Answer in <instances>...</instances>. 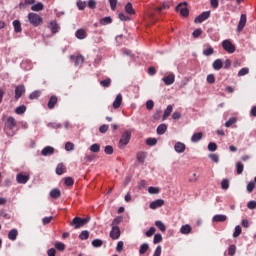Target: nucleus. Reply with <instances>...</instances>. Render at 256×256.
Listing matches in <instances>:
<instances>
[{"mask_svg": "<svg viewBox=\"0 0 256 256\" xmlns=\"http://www.w3.org/2000/svg\"><path fill=\"white\" fill-rule=\"evenodd\" d=\"M146 145H148L149 147H153V146L157 145V138L146 139Z\"/></svg>", "mask_w": 256, "mask_h": 256, "instance_id": "43", "label": "nucleus"}, {"mask_svg": "<svg viewBox=\"0 0 256 256\" xmlns=\"http://www.w3.org/2000/svg\"><path fill=\"white\" fill-rule=\"evenodd\" d=\"M129 141H131V131L126 130L119 140V149H125V146L129 145Z\"/></svg>", "mask_w": 256, "mask_h": 256, "instance_id": "4", "label": "nucleus"}, {"mask_svg": "<svg viewBox=\"0 0 256 256\" xmlns=\"http://www.w3.org/2000/svg\"><path fill=\"white\" fill-rule=\"evenodd\" d=\"M75 149V145L72 142H67L65 144V150L66 151H73Z\"/></svg>", "mask_w": 256, "mask_h": 256, "instance_id": "57", "label": "nucleus"}, {"mask_svg": "<svg viewBox=\"0 0 256 256\" xmlns=\"http://www.w3.org/2000/svg\"><path fill=\"white\" fill-rule=\"evenodd\" d=\"M125 11L128 15H135V9L133 8V4H131V2H128L125 5Z\"/></svg>", "mask_w": 256, "mask_h": 256, "instance_id": "26", "label": "nucleus"}, {"mask_svg": "<svg viewBox=\"0 0 256 256\" xmlns=\"http://www.w3.org/2000/svg\"><path fill=\"white\" fill-rule=\"evenodd\" d=\"M100 85L102 87H109L111 85V80L109 78L105 79V80H102V81H100Z\"/></svg>", "mask_w": 256, "mask_h": 256, "instance_id": "59", "label": "nucleus"}, {"mask_svg": "<svg viewBox=\"0 0 256 256\" xmlns=\"http://www.w3.org/2000/svg\"><path fill=\"white\" fill-rule=\"evenodd\" d=\"M163 205H165V200L163 199H157L153 202L150 203L149 207L150 209H159V207H163Z\"/></svg>", "mask_w": 256, "mask_h": 256, "instance_id": "12", "label": "nucleus"}, {"mask_svg": "<svg viewBox=\"0 0 256 256\" xmlns=\"http://www.w3.org/2000/svg\"><path fill=\"white\" fill-rule=\"evenodd\" d=\"M28 20H29V23L33 25V27H39V25L43 23V18H41L39 14L33 13V12H30L28 14Z\"/></svg>", "mask_w": 256, "mask_h": 256, "instance_id": "3", "label": "nucleus"}, {"mask_svg": "<svg viewBox=\"0 0 256 256\" xmlns=\"http://www.w3.org/2000/svg\"><path fill=\"white\" fill-rule=\"evenodd\" d=\"M48 127L51 129H61V124L57 122H50L48 123Z\"/></svg>", "mask_w": 256, "mask_h": 256, "instance_id": "53", "label": "nucleus"}, {"mask_svg": "<svg viewBox=\"0 0 256 256\" xmlns=\"http://www.w3.org/2000/svg\"><path fill=\"white\" fill-rule=\"evenodd\" d=\"M163 241V236L161 234H155L153 243L154 245H157V243H161Z\"/></svg>", "mask_w": 256, "mask_h": 256, "instance_id": "49", "label": "nucleus"}, {"mask_svg": "<svg viewBox=\"0 0 256 256\" xmlns=\"http://www.w3.org/2000/svg\"><path fill=\"white\" fill-rule=\"evenodd\" d=\"M59 24H57V21H51L50 22V30L52 31L53 34L59 33Z\"/></svg>", "mask_w": 256, "mask_h": 256, "instance_id": "27", "label": "nucleus"}, {"mask_svg": "<svg viewBox=\"0 0 256 256\" xmlns=\"http://www.w3.org/2000/svg\"><path fill=\"white\" fill-rule=\"evenodd\" d=\"M160 191L161 190L158 187L150 186L148 188V193H150V195H157V194H159Z\"/></svg>", "mask_w": 256, "mask_h": 256, "instance_id": "42", "label": "nucleus"}, {"mask_svg": "<svg viewBox=\"0 0 256 256\" xmlns=\"http://www.w3.org/2000/svg\"><path fill=\"white\" fill-rule=\"evenodd\" d=\"M248 209H256V201L252 200L247 203Z\"/></svg>", "mask_w": 256, "mask_h": 256, "instance_id": "64", "label": "nucleus"}, {"mask_svg": "<svg viewBox=\"0 0 256 256\" xmlns=\"http://www.w3.org/2000/svg\"><path fill=\"white\" fill-rule=\"evenodd\" d=\"M201 35H203V30H201V28L194 30L192 33V36L194 37V39L201 37Z\"/></svg>", "mask_w": 256, "mask_h": 256, "instance_id": "47", "label": "nucleus"}, {"mask_svg": "<svg viewBox=\"0 0 256 256\" xmlns=\"http://www.w3.org/2000/svg\"><path fill=\"white\" fill-rule=\"evenodd\" d=\"M64 183L67 187H73L75 181L71 177H66Z\"/></svg>", "mask_w": 256, "mask_h": 256, "instance_id": "50", "label": "nucleus"}, {"mask_svg": "<svg viewBox=\"0 0 256 256\" xmlns=\"http://www.w3.org/2000/svg\"><path fill=\"white\" fill-rule=\"evenodd\" d=\"M50 197H52V199H59V197H61V190L54 188L50 191Z\"/></svg>", "mask_w": 256, "mask_h": 256, "instance_id": "28", "label": "nucleus"}, {"mask_svg": "<svg viewBox=\"0 0 256 256\" xmlns=\"http://www.w3.org/2000/svg\"><path fill=\"white\" fill-rule=\"evenodd\" d=\"M155 231V227H150L149 230L145 233L146 237H153V235H155Z\"/></svg>", "mask_w": 256, "mask_h": 256, "instance_id": "55", "label": "nucleus"}, {"mask_svg": "<svg viewBox=\"0 0 256 256\" xmlns=\"http://www.w3.org/2000/svg\"><path fill=\"white\" fill-rule=\"evenodd\" d=\"M25 91H26L25 85L20 84V85L16 86L15 96H14L15 100L19 101V99H21V97H23V95H25Z\"/></svg>", "mask_w": 256, "mask_h": 256, "instance_id": "6", "label": "nucleus"}, {"mask_svg": "<svg viewBox=\"0 0 256 256\" xmlns=\"http://www.w3.org/2000/svg\"><path fill=\"white\" fill-rule=\"evenodd\" d=\"M171 113H173V106L168 105L167 108L164 111L163 121H165V119H167V117H169L171 115Z\"/></svg>", "mask_w": 256, "mask_h": 256, "instance_id": "32", "label": "nucleus"}, {"mask_svg": "<svg viewBox=\"0 0 256 256\" xmlns=\"http://www.w3.org/2000/svg\"><path fill=\"white\" fill-rule=\"evenodd\" d=\"M25 111H27V106L25 105H21V106H18L16 109H15V113L17 115H23L25 113Z\"/></svg>", "mask_w": 256, "mask_h": 256, "instance_id": "35", "label": "nucleus"}, {"mask_svg": "<svg viewBox=\"0 0 256 256\" xmlns=\"http://www.w3.org/2000/svg\"><path fill=\"white\" fill-rule=\"evenodd\" d=\"M236 169H237V175H241L243 173V169H245V166L241 162L236 163Z\"/></svg>", "mask_w": 256, "mask_h": 256, "instance_id": "44", "label": "nucleus"}, {"mask_svg": "<svg viewBox=\"0 0 256 256\" xmlns=\"http://www.w3.org/2000/svg\"><path fill=\"white\" fill-rule=\"evenodd\" d=\"M111 23H113V19L109 16L100 19V25H109Z\"/></svg>", "mask_w": 256, "mask_h": 256, "instance_id": "37", "label": "nucleus"}, {"mask_svg": "<svg viewBox=\"0 0 256 256\" xmlns=\"http://www.w3.org/2000/svg\"><path fill=\"white\" fill-rule=\"evenodd\" d=\"M155 225H156V227H158V229H160V231H161L162 233H165V231H167V227H165V224H163V222L157 220V221L155 222Z\"/></svg>", "mask_w": 256, "mask_h": 256, "instance_id": "38", "label": "nucleus"}, {"mask_svg": "<svg viewBox=\"0 0 256 256\" xmlns=\"http://www.w3.org/2000/svg\"><path fill=\"white\" fill-rule=\"evenodd\" d=\"M109 235L114 241L119 239L121 237V229L119 228V226H112Z\"/></svg>", "mask_w": 256, "mask_h": 256, "instance_id": "9", "label": "nucleus"}, {"mask_svg": "<svg viewBox=\"0 0 256 256\" xmlns=\"http://www.w3.org/2000/svg\"><path fill=\"white\" fill-rule=\"evenodd\" d=\"M203 139V133L202 132H197L194 133L191 137L192 143H199Z\"/></svg>", "mask_w": 256, "mask_h": 256, "instance_id": "23", "label": "nucleus"}, {"mask_svg": "<svg viewBox=\"0 0 256 256\" xmlns=\"http://www.w3.org/2000/svg\"><path fill=\"white\" fill-rule=\"evenodd\" d=\"M136 159L140 163H145V159H147V153L142 152V151L138 152L136 154Z\"/></svg>", "mask_w": 256, "mask_h": 256, "instance_id": "24", "label": "nucleus"}, {"mask_svg": "<svg viewBox=\"0 0 256 256\" xmlns=\"http://www.w3.org/2000/svg\"><path fill=\"white\" fill-rule=\"evenodd\" d=\"M249 74V68H242L239 72H238V77H243L244 75Z\"/></svg>", "mask_w": 256, "mask_h": 256, "instance_id": "58", "label": "nucleus"}, {"mask_svg": "<svg viewBox=\"0 0 256 256\" xmlns=\"http://www.w3.org/2000/svg\"><path fill=\"white\" fill-rule=\"evenodd\" d=\"M207 83H210V85H213V83H215V75L209 74L207 76Z\"/></svg>", "mask_w": 256, "mask_h": 256, "instance_id": "63", "label": "nucleus"}, {"mask_svg": "<svg viewBox=\"0 0 256 256\" xmlns=\"http://www.w3.org/2000/svg\"><path fill=\"white\" fill-rule=\"evenodd\" d=\"M39 97H41V91L39 90H35L34 92H32L29 95V99L33 100V99H39Z\"/></svg>", "mask_w": 256, "mask_h": 256, "instance_id": "41", "label": "nucleus"}, {"mask_svg": "<svg viewBox=\"0 0 256 256\" xmlns=\"http://www.w3.org/2000/svg\"><path fill=\"white\" fill-rule=\"evenodd\" d=\"M17 127V120L13 116L8 117L4 123V132L7 137H13L15 135V128Z\"/></svg>", "mask_w": 256, "mask_h": 256, "instance_id": "1", "label": "nucleus"}, {"mask_svg": "<svg viewBox=\"0 0 256 256\" xmlns=\"http://www.w3.org/2000/svg\"><path fill=\"white\" fill-rule=\"evenodd\" d=\"M204 47H205V49L203 50L202 53H203V55H205V57H209V56L213 55V53H215V50L209 44H205Z\"/></svg>", "mask_w": 256, "mask_h": 256, "instance_id": "18", "label": "nucleus"}, {"mask_svg": "<svg viewBox=\"0 0 256 256\" xmlns=\"http://www.w3.org/2000/svg\"><path fill=\"white\" fill-rule=\"evenodd\" d=\"M241 233H242L241 226L237 225V226L235 227V231H234V233H233V237H234V238H237V237H239V235H241Z\"/></svg>", "mask_w": 256, "mask_h": 256, "instance_id": "51", "label": "nucleus"}, {"mask_svg": "<svg viewBox=\"0 0 256 256\" xmlns=\"http://www.w3.org/2000/svg\"><path fill=\"white\" fill-rule=\"evenodd\" d=\"M191 231H193V227H191L189 224H185L180 228V233H182V235H189Z\"/></svg>", "mask_w": 256, "mask_h": 256, "instance_id": "21", "label": "nucleus"}, {"mask_svg": "<svg viewBox=\"0 0 256 256\" xmlns=\"http://www.w3.org/2000/svg\"><path fill=\"white\" fill-rule=\"evenodd\" d=\"M43 9H44V6H43V3L41 2H38L31 6V11H43Z\"/></svg>", "mask_w": 256, "mask_h": 256, "instance_id": "34", "label": "nucleus"}, {"mask_svg": "<svg viewBox=\"0 0 256 256\" xmlns=\"http://www.w3.org/2000/svg\"><path fill=\"white\" fill-rule=\"evenodd\" d=\"M90 221L91 216H87L86 218L75 217L70 225L72 227L74 226V229H81V227H85V225H87V223H89Z\"/></svg>", "mask_w": 256, "mask_h": 256, "instance_id": "2", "label": "nucleus"}, {"mask_svg": "<svg viewBox=\"0 0 256 256\" xmlns=\"http://www.w3.org/2000/svg\"><path fill=\"white\" fill-rule=\"evenodd\" d=\"M92 245L94 247H101L103 245V240H101V239H94L92 241Z\"/></svg>", "mask_w": 256, "mask_h": 256, "instance_id": "56", "label": "nucleus"}, {"mask_svg": "<svg viewBox=\"0 0 256 256\" xmlns=\"http://www.w3.org/2000/svg\"><path fill=\"white\" fill-rule=\"evenodd\" d=\"M17 235H19L17 229H12L8 233V239H10V241H15L17 239Z\"/></svg>", "mask_w": 256, "mask_h": 256, "instance_id": "30", "label": "nucleus"}, {"mask_svg": "<svg viewBox=\"0 0 256 256\" xmlns=\"http://www.w3.org/2000/svg\"><path fill=\"white\" fill-rule=\"evenodd\" d=\"M79 239H81V241H87V239H89V231L84 230L79 234Z\"/></svg>", "mask_w": 256, "mask_h": 256, "instance_id": "39", "label": "nucleus"}, {"mask_svg": "<svg viewBox=\"0 0 256 256\" xmlns=\"http://www.w3.org/2000/svg\"><path fill=\"white\" fill-rule=\"evenodd\" d=\"M104 152L106 153V155H113V146L108 145L105 147Z\"/></svg>", "mask_w": 256, "mask_h": 256, "instance_id": "60", "label": "nucleus"}, {"mask_svg": "<svg viewBox=\"0 0 256 256\" xmlns=\"http://www.w3.org/2000/svg\"><path fill=\"white\" fill-rule=\"evenodd\" d=\"M85 63V57L83 55H78L75 59V66L79 67V65H83Z\"/></svg>", "mask_w": 256, "mask_h": 256, "instance_id": "36", "label": "nucleus"}, {"mask_svg": "<svg viewBox=\"0 0 256 256\" xmlns=\"http://www.w3.org/2000/svg\"><path fill=\"white\" fill-rule=\"evenodd\" d=\"M123 221V217L118 216L116 217L111 224V227H117V225H119V223H121Z\"/></svg>", "mask_w": 256, "mask_h": 256, "instance_id": "46", "label": "nucleus"}, {"mask_svg": "<svg viewBox=\"0 0 256 256\" xmlns=\"http://www.w3.org/2000/svg\"><path fill=\"white\" fill-rule=\"evenodd\" d=\"M237 123V118L232 117L225 123V127H231L232 125H235Z\"/></svg>", "mask_w": 256, "mask_h": 256, "instance_id": "48", "label": "nucleus"}, {"mask_svg": "<svg viewBox=\"0 0 256 256\" xmlns=\"http://www.w3.org/2000/svg\"><path fill=\"white\" fill-rule=\"evenodd\" d=\"M245 25H247V15L242 14L240 16V20L237 26V31L238 33H241V31H243V29H245Z\"/></svg>", "mask_w": 256, "mask_h": 256, "instance_id": "10", "label": "nucleus"}, {"mask_svg": "<svg viewBox=\"0 0 256 256\" xmlns=\"http://www.w3.org/2000/svg\"><path fill=\"white\" fill-rule=\"evenodd\" d=\"M209 17H211V11L202 12L194 19V23H203V21H207Z\"/></svg>", "mask_w": 256, "mask_h": 256, "instance_id": "8", "label": "nucleus"}, {"mask_svg": "<svg viewBox=\"0 0 256 256\" xmlns=\"http://www.w3.org/2000/svg\"><path fill=\"white\" fill-rule=\"evenodd\" d=\"M175 11H177V13H180L182 17H189V8L187 7V2L179 3L176 6Z\"/></svg>", "mask_w": 256, "mask_h": 256, "instance_id": "5", "label": "nucleus"}, {"mask_svg": "<svg viewBox=\"0 0 256 256\" xmlns=\"http://www.w3.org/2000/svg\"><path fill=\"white\" fill-rule=\"evenodd\" d=\"M12 25L14 27L15 33H21L23 31V29L21 28V21L14 20Z\"/></svg>", "mask_w": 256, "mask_h": 256, "instance_id": "25", "label": "nucleus"}, {"mask_svg": "<svg viewBox=\"0 0 256 256\" xmlns=\"http://www.w3.org/2000/svg\"><path fill=\"white\" fill-rule=\"evenodd\" d=\"M157 135H165L167 133V125L166 124H160L157 127Z\"/></svg>", "mask_w": 256, "mask_h": 256, "instance_id": "29", "label": "nucleus"}, {"mask_svg": "<svg viewBox=\"0 0 256 256\" xmlns=\"http://www.w3.org/2000/svg\"><path fill=\"white\" fill-rule=\"evenodd\" d=\"M121 103H123V96L118 94L113 102V108L119 109L121 107Z\"/></svg>", "mask_w": 256, "mask_h": 256, "instance_id": "19", "label": "nucleus"}, {"mask_svg": "<svg viewBox=\"0 0 256 256\" xmlns=\"http://www.w3.org/2000/svg\"><path fill=\"white\" fill-rule=\"evenodd\" d=\"M209 158L214 162V163H219V155L218 154H210Z\"/></svg>", "mask_w": 256, "mask_h": 256, "instance_id": "62", "label": "nucleus"}, {"mask_svg": "<svg viewBox=\"0 0 256 256\" xmlns=\"http://www.w3.org/2000/svg\"><path fill=\"white\" fill-rule=\"evenodd\" d=\"M90 151H91V153H99V151H101V146L97 143L92 144L90 146Z\"/></svg>", "mask_w": 256, "mask_h": 256, "instance_id": "40", "label": "nucleus"}, {"mask_svg": "<svg viewBox=\"0 0 256 256\" xmlns=\"http://www.w3.org/2000/svg\"><path fill=\"white\" fill-rule=\"evenodd\" d=\"M65 165L63 163H59L56 167V175H63L65 173Z\"/></svg>", "mask_w": 256, "mask_h": 256, "instance_id": "31", "label": "nucleus"}, {"mask_svg": "<svg viewBox=\"0 0 256 256\" xmlns=\"http://www.w3.org/2000/svg\"><path fill=\"white\" fill-rule=\"evenodd\" d=\"M186 146L183 142H176L174 145V151L176 153H185Z\"/></svg>", "mask_w": 256, "mask_h": 256, "instance_id": "15", "label": "nucleus"}, {"mask_svg": "<svg viewBox=\"0 0 256 256\" xmlns=\"http://www.w3.org/2000/svg\"><path fill=\"white\" fill-rule=\"evenodd\" d=\"M212 221H214V223H225V221H227V216L223 214H217L213 216Z\"/></svg>", "mask_w": 256, "mask_h": 256, "instance_id": "16", "label": "nucleus"}, {"mask_svg": "<svg viewBox=\"0 0 256 256\" xmlns=\"http://www.w3.org/2000/svg\"><path fill=\"white\" fill-rule=\"evenodd\" d=\"M222 47L227 53H235V46L230 40H224L222 42Z\"/></svg>", "mask_w": 256, "mask_h": 256, "instance_id": "7", "label": "nucleus"}, {"mask_svg": "<svg viewBox=\"0 0 256 256\" xmlns=\"http://www.w3.org/2000/svg\"><path fill=\"white\" fill-rule=\"evenodd\" d=\"M75 37L80 40L86 39L87 31H85V29H83V28H80L75 32Z\"/></svg>", "mask_w": 256, "mask_h": 256, "instance_id": "17", "label": "nucleus"}, {"mask_svg": "<svg viewBox=\"0 0 256 256\" xmlns=\"http://www.w3.org/2000/svg\"><path fill=\"white\" fill-rule=\"evenodd\" d=\"M208 150H210V151H217V144L215 143V142H210L209 144H208Z\"/></svg>", "mask_w": 256, "mask_h": 256, "instance_id": "61", "label": "nucleus"}, {"mask_svg": "<svg viewBox=\"0 0 256 256\" xmlns=\"http://www.w3.org/2000/svg\"><path fill=\"white\" fill-rule=\"evenodd\" d=\"M53 153H55V148L51 146H46L41 151V155L43 157H47L48 155H53Z\"/></svg>", "mask_w": 256, "mask_h": 256, "instance_id": "13", "label": "nucleus"}, {"mask_svg": "<svg viewBox=\"0 0 256 256\" xmlns=\"http://www.w3.org/2000/svg\"><path fill=\"white\" fill-rule=\"evenodd\" d=\"M59 102V99L57 96H51L49 101H48V109H55V105Z\"/></svg>", "mask_w": 256, "mask_h": 256, "instance_id": "20", "label": "nucleus"}, {"mask_svg": "<svg viewBox=\"0 0 256 256\" xmlns=\"http://www.w3.org/2000/svg\"><path fill=\"white\" fill-rule=\"evenodd\" d=\"M29 179H30V176L28 174L27 175L23 174V172L16 175V181L20 185H25V183H27Z\"/></svg>", "mask_w": 256, "mask_h": 256, "instance_id": "11", "label": "nucleus"}, {"mask_svg": "<svg viewBox=\"0 0 256 256\" xmlns=\"http://www.w3.org/2000/svg\"><path fill=\"white\" fill-rule=\"evenodd\" d=\"M165 85H173L175 83V74H169L162 79Z\"/></svg>", "mask_w": 256, "mask_h": 256, "instance_id": "14", "label": "nucleus"}, {"mask_svg": "<svg viewBox=\"0 0 256 256\" xmlns=\"http://www.w3.org/2000/svg\"><path fill=\"white\" fill-rule=\"evenodd\" d=\"M212 67L215 71H221V69H223V60L222 59H216L213 62Z\"/></svg>", "mask_w": 256, "mask_h": 256, "instance_id": "22", "label": "nucleus"}, {"mask_svg": "<svg viewBox=\"0 0 256 256\" xmlns=\"http://www.w3.org/2000/svg\"><path fill=\"white\" fill-rule=\"evenodd\" d=\"M221 189L227 191L229 189V179H223L221 182Z\"/></svg>", "mask_w": 256, "mask_h": 256, "instance_id": "45", "label": "nucleus"}, {"mask_svg": "<svg viewBox=\"0 0 256 256\" xmlns=\"http://www.w3.org/2000/svg\"><path fill=\"white\" fill-rule=\"evenodd\" d=\"M147 251H149V244H148V243H143V244L140 246L139 254H140V255H145V253H147Z\"/></svg>", "mask_w": 256, "mask_h": 256, "instance_id": "33", "label": "nucleus"}, {"mask_svg": "<svg viewBox=\"0 0 256 256\" xmlns=\"http://www.w3.org/2000/svg\"><path fill=\"white\" fill-rule=\"evenodd\" d=\"M55 248L58 251H65V245L63 244V242H56L55 243Z\"/></svg>", "mask_w": 256, "mask_h": 256, "instance_id": "54", "label": "nucleus"}, {"mask_svg": "<svg viewBox=\"0 0 256 256\" xmlns=\"http://www.w3.org/2000/svg\"><path fill=\"white\" fill-rule=\"evenodd\" d=\"M237 251V247L235 245H230L228 248V255L233 256Z\"/></svg>", "mask_w": 256, "mask_h": 256, "instance_id": "52", "label": "nucleus"}]
</instances>
